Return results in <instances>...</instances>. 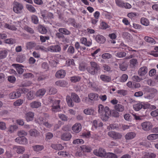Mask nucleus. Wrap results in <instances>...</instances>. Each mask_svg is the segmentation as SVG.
I'll list each match as a JSON object with an SVG mask.
<instances>
[{"label":"nucleus","mask_w":158,"mask_h":158,"mask_svg":"<svg viewBox=\"0 0 158 158\" xmlns=\"http://www.w3.org/2000/svg\"><path fill=\"white\" fill-rule=\"evenodd\" d=\"M98 113L101 116V118L103 120L106 121L110 116L111 111L107 106H105L102 104H99L98 106Z\"/></svg>","instance_id":"f257e3e1"},{"label":"nucleus","mask_w":158,"mask_h":158,"mask_svg":"<svg viewBox=\"0 0 158 158\" xmlns=\"http://www.w3.org/2000/svg\"><path fill=\"white\" fill-rule=\"evenodd\" d=\"M29 91L28 89L26 88H19L16 91L10 93L9 94V97L10 99H13L20 97L21 94H26Z\"/></svg>","instance_id":"f03ea898"},{"label":"nucleus","mask_w":158,"mask_h":158,"mask_svg":"<svg viewBox=\"0 0 158 158\" xmlns=\"http://www.w3.org/2000/svg\"><path fill=\"white\" fill-rule=\"evenodd\" d=\"M66 102L68 106L70 107H72L74 106V103L72 101L76 103H79L81 100L79 96L75 93H72L71 98L69 96H67L66 97Z\"/></svg>","instance_id":"7ed1b4c3"},{"label":"nucleus","mask_w":158,"mask_h":158,"mask_svg":"<svg viewBox=\"0 0 158 158\" xmlns=\"http://www.w3.org/2000/svg\"><path fill=\"white\" fill-rule=\"evenodd\" d=\"M90 64L91 66H88L87 68V71L91 74H96L100 70L99 66L95 62H91Z\"/></svg>","instance_id":"20e7f679"},{"label":"nucleus","mask_w":158,"mask_h":158,"mask_svg":"<svg viewBox=\"0 0 158 158\" xmlns=\"http://www.w3.org/2000/svg\"><path fill=\"white\" fill-rule=\"evenodd\" d=\"M48 100L50 102L52 103L51 110L53 112H56L60 111V100H52V97H50L48 98Z\"/></svg>","instance_id":"39448f33"},{"label":"nucleus","mask_w":158,"mask_h":158,"mask_svg":"<svg viewBox=\"0 0 158 158\" xmlns=\"http://www.w3.org/2000/svg\"><path fill=\"white\" fill-rule=\"evenodd\" d=\"M23 9V5L17 2H15L14 3L13 10L15 13L20 14L22 12Z\"/></svg>","instance_id":"423d86ee"},{"label":"nucleus","mask_w":158,"mask_h":158,"mask_svg":"<svg viewBox=\"0 0 158 158\" xmlns=\"http://www.w3.org/2000/svg\"><path fill=\"white\" fill-rule=\"evenodd\" d=\"M108 135L115 140L120 139L122 137V134L115 131H109L108 133Z\"/></svg>","instance_id":"0eeeda50"},{"label":"nucleus","mask_w":158,"mask_h":158,"mask_svg":"<svg viewBox=\"0 0 158 158\" xmlns=\"http://www.w3.org/2000/svg\"><path fill=\"white\" fill-rule=\"evenodd\" d=\"M46 118L42 117H40L35 120L36 123L39 124H43L48 128H50L52 127V125L49 124L48 122L46 121Z\"/></svg>","instance_id":"6e6552de"},{"label":"nucleus","mask_w":158,"mask_h":158,"mask_svg":"<svg viewBox=\"0 0 158 158\" xmlns=\"http://www.w3.org/2000/svg\"><path fill=\"white\" fill-rule=\"evenodd\" d=\"M41 16L45 21H49L54 18L53 14L51 12H46L44 14L41 12Z\"/></svg>","instance_id":"1a4fd4ad"},{"label":"nucleus","mask_w":158,"mask_h":158,"mask_svg":"<svg viewBox=\"0 0 158 158\" xmlns=\"http://www.w3.org/2000/svg\"><path fill=\"white\" fill-rule=\"evenodd\" d=\"M94 153L96 156L101 157H105L106 154L105 149L102 148H99L98 150H95L94 151Z\"/></svg>","instance_id":"9d476101"},{"label":"nucleus","mask_w":158,"mask_h":158,"mask_svg":"<svg viewBox=\"0 0 158 158\" xmlns=\"http://www.w3.org/2000/svg\"><path fill=\"white\" fill-rule=\"evenodd\" d=\"M0 27L2 28H6L13 31H16L17 29L14 25H11L4 22L0 23Z\"/></svg>","instance_id":"9b49d317"},{"label":"nucleus","mask_w":158,"mask_h":158,"mask_svg":"<svg viewBox=\"0 0 158 158\" xmlns=\"http://www.w3.org/2000/svg\"><path fill=\"white\" fill-rule=\"evenodd\" d=\"M48 51L51 52H57L61 51V48L60 45H56L48 47Z\"/></svg>","instance_id":"f8f14e48"},{"label":"nucleus","mask_w":158,"mask_h":158,"mask_svg":"<svg viewBox=\"0 0 158 158\" xmlns=\"http://www.w3.org/2000/svg\"><path fill=\"white\" fill-rule=\"evenodd\" d=\"M143 129L145 131H148L152 127V124L149 122H145L141 124Z\"/></svg>","instance_id":"ddd939ff"},{"label":"nucleus","mask_w":158,"mask_h":158,"mask_svg":"<svg viewBox=\"0 0 158 158\" xmlns=\"http://www.w3.org/2000/svg\"><path fill=\"white\" fill-rule=\"evenodd\" d=\"M15 140L16 142L20 144L25 145L28 143L27 140L25 137H18L15 139Z\"/></svg>","instance_id":"4468645a"},{"label":"nucleus","mask_w":158,"mask_h":158,"mask_svg":"<svg viewBox=\"0 0 158 158\" xmlns=\"http://www.w3.org/2000/svg\"><path fill=\"white\" fill-rule=\"evenodd\" d=\"M80 43L87 47H90L92 45L91 40H87L86 38L82 37L80 39Z\"/></svg>","instance_id":"2eb2a0df"},{"label":"nucleus","mask_w":158,"mask_h":158,"mask_svg":"<svg viewBox=\"0 0 158 158\" xmlns=\"http://www.w3.org/2000/svg\"><path fill=\"white\" fill-rule=\"evenodd\" d=\"M66 75L65 71L63 69H61L57 71L56 72L55 76L59 78H64Z\"/></svg>","instance_id":"dca6fc26"},{"label":"nucleus","mask_w":158,"mask_h":158,"mask_svg":"<svg viewBox=\"0 0 158 158\" xmlns=\"http://www.w3.org/2000/svg\"><path fill=\"white\" fill-rule=\"evenodd\" d=\"M81 126L79 123H75L72 127L73 131L76 133H79L81 130Z\"/></svg>","instance_id":"f3484780"},{"label":"nucleus","mask_w":158,"mask_h":158,"mask_svg":"<svg viewBox=\"0 0 158 158\" xmlns=\"http://www.w3.org/2000/svg\"><path fill=\"white\" fill-rule=\"evenodd\" d=\"M34 114L32 112H29L25 115V118L27 122L32 121L33 120Z\"/></svg>","instance_id":"a211bd4d"},{"label":"nucleus","mask_w":158,"mask_h":158,"mask_svg":"<svg viewBox=\"0 0 158 158\" xmlns=\"http://www.w3.org/2000/svg\"><path fill=\"white\" fill-rule=\"evenodd\" d=\"M72 135L69 132H66L63 134L61 136V139L64 141H68L72 137Z\"/></svg>","instance_id":"6ab92c4d"},{"label":"nucleus","mask_w":158,"mask_h":158,"mask_svg":"<svg viewBox=\"0 0 158 158\" xmlns=\"http://www.w3.org/2000/svg\"><path fill=\"white\" fill-rule=\"evenodd\" d=\"M119 47L121 48L126 51L127 52V50L129 51L136 52V50L132 49V48L125 44L123 43H121L119 45Z\"/></svg>","instance_id":"aec40b11"},{"label":"nucleus","mask_w":158,"mask_h":158,"mask_svg":"<svg viewBox=\"0 0 158 158\" xmlns=\"http://www.w3.org/2000/svg\"><path fill=\"white\" fill-rule=\"evenodd\" d=\"M148 68L144 66L140 68L138 70V74L141 76L145 75L147 73Z\"/></svg>","instance_id":"412c9836"},{"label":"nucleus","mask_w":158,"mask_h":158,"mask_svg":"<svg viewBox=\"0 0 158 158\" xmlns=\"http://www.w3.org/2000/svg\"><path fill=\"white\" fill-rule=\"evenodd\" d=\"M12 66L15 68L19 74H22L23 73L24 70L22 68L23 66L18 64H13Z\"/></svg>","instance_id":"4be33fe9"},{"label":"nucleus","mask_w":158,"mask_h":158,"mask_svg":"<svg viewBox=\"0 0 158 158\" xmlns=\"http://www.w3.org/2000/svg\"><path fill=\"white\" fill-rule=\"evenodd\" d=\"M136 134L134 132L127 133L125 136V138L126 140H131L134 138L136 136Z\"/></svg>","instance_id":"5701e85b"},{"label":"nucleus","mask_w":158,"mask_h":158,"mask_svg":"<svg viewBox=\"0 0 158 158\" xmlns=\"http://www.w3.org/2000/svg\"><path fill=\"white\" fill-rule=\"evenodd\" d=\"M41 103L38 101H33L30 104V106L32 108H37L41 106Z\"/></svg>","instance_id":"b1692460"},{"label":"nucleus","mask_w":158,"mask_h":158,"mask_svg":"<svg viewBox=\"0 0 158 158\" xmlns=\"http://www.w3.org/2000/svg\"><path fill=\"white\" fill-rule=\"evenodd\" d=\"M95 39L96 41L100 44L103 43L105 41V38L103 36L98 35L96 37Z\"/></svg>","instance_id":"393cba45"},{"label":"nucleus","mask_w":158,"mask_h":158,"mask_svg":"<svg viewBox=\"0 0 158 158\" xmlns=\"http://www.w3.org/2000/svg\"><path fill=\"white\" fill-rule=\"evenodd\" d=\"M122 36L123 37L128 41H131L132 38L131 35L127 32H123Z\"/></svg>","instance_id":"a878e982"},{"label":"nucleus","mask_w":158,"mask_h":158,"mask_svg":"<svg viewBox=\"0 0 158 158\" xmlns=\"http://www.w3.org/2000/svg\"><path fill=\"white\" fill-rule=\"evenodd\" d=\"M29 132L31 136L35 137L39 136L40 134V132L35 129L30 130Z\"/></svg>","instance_id":"bb28decb"},{"label":"nucleus","mask_w":158,"mask_h":158,"mask_svg":"<svg viewBox=\"0 0 158 158\" xmlns=\"http://www.w3.org/2000/svg\"><path fill=\"white\" fill-rule=\"evenodd\" d=\"M46 92V90L45 89H40L36 92L35 95L37 97H41L44 95Z\"/></svg>","instance_id":"cd10ccee"},{"label":"nucleus","mask_w":158,"mask_h":158,"mask_svg":"<svg viewBox=\"0 0 158 158\" xmlns=\"http://www.w3.org/2000/svg\"><path fill=\"white\" fill-rule=\"evenodd\" d=\"M51 147L57 150H61L64 148V147L60 144H52Z\"/></svg>","instance_id":"c85d7f7f"},{"label":"nucleus","mask_w":158,"mask_h":158,"mask_svg":"<svg viewBox=\"0 0 158 158\" xmlns=\"http://www.w3.org/2000/svg\"><path fill=\"white\" fill-rule=\"evenodd\" d=\"M144 40L147 42L152 44H155L156 41L153 38L148 36H146L144 38Z\"/></svg>","instance_id":"c756f323"},{"label":"nucleus","mask_w":158,"mask_h":158,"mask_svg":"<svg viewBox=\"0 0 158 158\" xmlns=\"http://www.w3.org/2000/svg\"><path fill=\"white\" fill-rule=\"evenodd\" d=\"M38 30L39 32L42 34H46L47 32V30L46 28L42 25L38 26Z\"/></svg>","instance_id":"7c9ffc66"},{"label":"nucleus","mask_w":158,"mask_h":158,"mask_svg":"<svg viewBox=\"0 0 158 158\" xmlns=\"http://www.w3.org/2000/svg\"><path fill=\"white\" fill-rule=\"evenodd\" d=\"M93 126L95 128H97L98 127H102L103 125L102 123L99 121L94 120L93 123Z\"/></svg>","instance_id":"2f4dec72"},{"label":"nucleus","mask_w":158,"mask_h":158,"mask_svg":"<svg viewBox=\"0 0 158 158\" xmlns=\"http://www.w3.org/2000/svg\"><path fill=\"white\" fill-rule=\"evenodd\" d=\"M36 44V43L34 42H28L26 44V47L27 49H31L35 47Z\"/></svg>","instance_id":"473e14b6"},{"label":"nucleus","mask_w":158,"mask_h":158,"mask_svg":"<svg viewBox=\"0 0 158 158\" xmlns=\"http://www.w3.org/2000/svg\"><path fill=\"white\" fill-rule=\"evenodd\" d=\"M98 97V94L94 93H91L88 95L89 98L91 100H97Z\"/></svg>","instance_id":"72a5a7b5"},{"label":"nucleus","mask_w":158,"mask_h":158,"mask_svg":"<svg viewBox=\"0 0 158 158\" xmlns=\"http://www.w3.org/2000/svg\"><path fill=\"white\" fill-rule=\"evenodd\" d=\"M55 84L57 86L64 87L66 86L67 83L64 81L59 80L56 81L55 82Z\"/></svg>","instance_id":"f704fd0d"},{"label":"nucleus","mask_w":158,"mask_h":158,"mask_svg":"<svg viewBox=\"0 0 158 158\" xmlns=\"http://www.w3.org/2000/svg\"><path fill=\"white\" fill-rule=\"evenodd\" d=\"M114 109L117 111L122 112L124 111V108L122 105L117 104L114 106Z\"/></svg>","instance_id":"c9c22d12"},{"label":"nucleus","mask_w":158,"mask_h":158,"mask_svg":"<svg viewBox=\"0 0 158 158\" xmlns=\"http://www.w3.org/2000/svg\"><path fill=\"white\" fill-rule=\"evenodd\" d=\"M66 65L67 66H70L71 67L74 66L75 64L74 60L73 59H68L66 61Z\"/></svg>","instance_id":"e433bc0d"},{"label":"nucleus","mask_w":158,"mask_h":158,"mask_svg":"<svg viewBox=\"0 0 158 158\" xmlns=\"http://www.w3.org/2000/svg\"><path fill=\"white\" fill-rule=\"evenodd\" d=\"M68 24L71 25L74 27H77V25L74 19L69 18L68 20Z\"/></svg>","instance_id":"4c0bfd02"},{"label":"nucleus","mask_w":158,"mask_h":158,"mask_svg":"<svg viewBox=\"0 0 158 158\" xmlns=\"http://www.w3.org/2000/svg\"><path fill=\"white\" fill-rule=\"evenodd\" d=\"M100 77L101 80L104 82H109L111 81L110 77L104 75H101Z\"/></svg>","instance_id":"58836bf2"},{"label":"nucleus","mask_w":158,"mask_h":158,"mask_svg":"<svg viewBox=\"0 0 158 158\" xmlns=\"http://www.w3.org/2000/svg\"><path fill=\"white\" fill-rule=\"evenodd\" d=\"M138 64V61L135 59H132L130 61V66L131 68H135Z\"/></svg>","instance_id":"ea45409f"},{"label":"nucleus","mask_w":158,"mask_h":158,"mask_svg":"<svg viewBox=\"0 0 158 158\" xmlns=\"http://www.w3.org/2000/svg\"><path fill=\"white\" fill-rule=\"evenodd\" d=\"M156 155L154 153L146 152L142 158H155Z\"/></svg>","instance_id":"a19ab883"},{"label":"nucleus","mask_w":158,"mask_h":158,"mask_svg":"<svg viewBox=\"0 0 158 158\" xmlns=\"http://www.w3.org/2000/svg\"><path fill=\"white\" fill-rule=\"evenodd\" d=\"M147 138L149 140H155L158 139V134H153L148 135Z\"/></svg>","instance_id":"79ce46f5"},{"label":"nucleus","mask_w":158,"mask_h":158,"mask_svg":"<svg viewBox=\"0 0 158 158\" xmlns=\"http://www.w3.org/2000/svg\"><path fill=\"white\" fill-rule=\"evenodd\" d=\"M142 103H138L133 105V108L136 111H138L142 108Z\"/></svg>","instance_id":"37998d69"},{"label":"nucleus","mask_w":158,"mask_h":158,"mask_svg":"<svg viewBox=\"0 0 158 158\" xmlns=\"http://www.w3.org/2000/svg\"><path fill=\"white\" fill-rule=\"evenodd\" d=\"M18 127L15 125H11L8 128L7 132L9 133H11L14 132L18 128Z\"/></svg>","instance_id":"c03bdc74"},{"label":"nucleus","mask_w":158,"mask_h":158,"mask_svg":"<svg viewBox=\"0 0 158 158\" xmlns=\"http://www.w3.org/2000/svg\"><path fill=\"white\" fill-rule=\"evenodd\" d=\"M31 22L35 24L39 23V19L37 16L35 15H32L31 17Z\"/></svg>","instance_id":"a18cd8bd"},{"label":"nucleus","mask_w":158,"mask_h":158,"mask_svg":"<svg viewBox=\"0 0 158 158\" xmlns=\"http://www.w3.org/2000/svg\"><path fill=\"white\" fill-rule=\"evenodd\" d=\"M16 149V152L18 153L22 154L25 151V148L22 146H16L15 148Z\"/></svg>","instance_id":"49530a36"},{"label":"nucleus","mask_w":158,"mask_h":158,"mask_svg":"<svg viewBox=\"0 0 158 158\" xmlns=\"http://www.w3.org/2000/svg\"><path fill=\"white\" fill-rule=\"evenodd\" d=\"M33 148L34 151L39 152L43 149L44 147L43 145H36L33 146Z\"/></svg>","instance_id":"de8ad7c7"},{"label":"nucleus","mask_w":158,"mask_h":158,"mask_svg":"<svg viewBox=\"0 0 158 158\" xmlns=\"http://www.w3.org/2000/svg\"><path fill=\"white\" fill-rule=\"evenodd\" d=\"M7 52L6 50L0 51V60L5 58L7 55Z\"/></svg>","instance_id":"09e8293b"},{"label":"nucleus","mask_w":158,"mask_h":158,"mask_svg":"<svg viewBox=\"0 0 158 158\" xmlns=\"http://www.w3.org/2000/svg\"><path fill=\"white\" fill-rule=\"evenodd\" d=\"M140 22L144 26H147L149 24V20L147 19L144 17H143L141 18Z\"/></svg>","instance_id":"8fccbe9b"},{"label":"nucleus","mask_w":158,"mask_h":158,"mask_svg":"<svg viewBox=\"0 0 158 158\" xmlns=\"http://www.w3.org/2000/svg\"><path fill=\"white\" fill-rule=\"evenodd\" d=\"M34 97V92L33 91H30L27 94V98L29 100H32Z\"/></svg>","instance_id":"3c124183"},{"label":"nucleus","mask_w":158,"mask_h":158,"mask_svg":"<svg viewBox=\"0 0 158 158\" xmlns=\"http://www.w3.org/2000/svg\"><path fill=\"white\" fill-rule=\"evenodd\" d=\"M81 78V77L79 76H74L71 77L70 80L72 82L76 83L80 81Z\"/></svg>","instance_id":"603ef678"},{"label":"nucleus","mask_w":158,"mask_h":158,"mask_svg":"<svg viewBox=\"0 0 158 158\" xmlns=\"http://www.w3.org/2000/svg\"><path fill=\"white\" fill-rule=\"evenodd\" d=\"M59 31L62 34L65 35H69L70 34V31L64 28H60L59 29Z\"/></svg>","instance_id":"864d4df0"},{"label":"nucleus","mask_w":158,"mask_h":158,"mask_svg":"<svg viewBox=\"0 0 158 158\" xmlns=\"http://www.w3.org/2000/svg\"><path fill=\"white\" fill-rule=\"evenodd\" d=\"M106 158H118L117 155L112 152L107 153L105 156Z\"/></svg>","instance_id":"5fc2aeb1"},{"label":"nucleus","mask_w":158,"mask_h":158,"mask_svg":"<svg viewBox=\"0 0 158 158\" xmlns=\"http://www.w3.org/2000/svg\"><path fill=\"white\" fill-rule=\"evenodd\" d=\"M94 110L93 109L90 108H88L85 109L84 110V113L88 115L93 114L94 113Z\"/></svg>","instance_id":"6e6d98bb"},{"label":"nucleus","mask_w":158,"mask_h":158,"mask_svg":"<svg viewBox=\"0 0 158 158\" xmlns=\"http://www.w3.org/2000/svg\"><path fill=\"white\" fill-rule=\"evenodd\" d=\"M84 154V152L82 149L81 147L78 148L77 149V152L76 153V156H80L83 155Z\"/></svg>","instance_id":"4d7b16f0"},{"label":"nucleus","mask_w":158,"mask_h":158,"mask_svg":"<svg viewBox=\"0 0 158 158\" xmlns=\"http://www.w3.org/2000/svg\"><path fill=\"white\" fill-rule=\"evenodd\" d=\"M126 55V53L124 52H118L115 54V56L119 58L123 57H125Z\"/></svg>","instance_id":"13d9d810"},{"label":"nucleus","mask_w":158,"mask_h":158,"mask_svg":"<svg viewBox=\"0 0 158 158\" xmlns=\"http://www.w3.org/2000/svg\"><path fill=\"white\" fill-rule=\"evenodd\" d=\"M23 103V100L19 99L14 102L13 104L15 106H19L21 105Z\"/></svg>","instance_id":"bf43d9fd"},{"label":"nucleus","mask_w":158,"mask_h":158,"mask_svg":"<svg viewBox=\"0 0 158 158\" xmlns=\"http://www.w3.org/2000/svg\"><path fill=\"white\" fill-rule=\"evenodd\" d=\"M26 7L27 9L30 12L34 13L36 11L35 8L31 5H27Z\"/></svg>","instance_id":"052dcab7"},{"label":"nucleus","mask_w":158,"mask_h":158,"mask_svg":"<svg viewBox=\"0 0 158 158\" xmlns=\"http://www.w3.org/2000/svg\"><path fill=\"white\" fill-rule=\"evenodd\" d=\"M81 147L84 152H90L91 151V148L89 146H86L85 145H83L81 146Z\"/></svg>","instance_id":"680f3d73"},{"label":"nucleus","mask_w":158,"mask_h":158,"mask_svg":"<svg viewBox=\"0 0 158 158\" xmlns=\"http://www.w3.org/2000/svg\"><path fill=\"white\" fill-rule=\"evenodd\" d=\"M115 2L116 5L120 7H123L125 2L122 0H115Z\"/></svg>","instance_id":"e2e57ef3"},{"label":"nucleus","mask_w":158,"mask_h":158,"mask_svg":"<svg viewBox=\"0 0 158 158\" xmlns=\"http://www.w3.org/2000/svg\"><path fill=\"white\" fill-rule=\"evenodd\" d=\"M100 26L101 28L102 29H106L109 27L107 24L104 22H102L100 23Z\"/></svg>","instance_id":"0e129e2a"},{"label":"nucleus","mask_w":158,"mask_h":158,"mask_svg":"<svg viewBox=\"0 0 158 158\" xmlns=\"http://www.w3.org/2000/svg\"><path fill=\"white\" fill-rule=\"evenodd\" d=\"M58 154L60 156H61L64 157H66L70 156L69 154L66 152L60 151L58 153Z\"/></svg>","instance_id":"69168bd1"},{"label":"nucleus","mask_w":158,"mask_h":158,"mask_svg":"<svg viewBox=\"0 0 158 158\" xmlns=\"http://www.w3.org/2000/svg\"><path fill=\"white\" fill-rule=\"evenodd\" d=\"M88 85L89 87L92 88L93 90L95 89H96V85L94 82L89 81L88 83Z\"/></svg>","instance_id":"338daca9"},{"label":"nucleus","mask_w":158,"mask_h":158,"mask_svg":"<svg viewBox=\"0 0 158 158\" xmlns=\"http://www.w3.org/2000/svg\"><path fill=\"white\" fill-rule=\"evenodd\" d=\"M27 134V133L23 130L19 131L18 132V135L19 137H24Z\"/></svg>","instance_id":"774afa93"}]
</instances>
